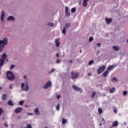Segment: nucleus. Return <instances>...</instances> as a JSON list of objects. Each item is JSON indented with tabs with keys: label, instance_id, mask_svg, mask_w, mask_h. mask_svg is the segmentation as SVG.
Segmentation results:
<instances>
[{
	"label": "nucleus",
	"instance_id": "obj_21",
	"mask_svg": "<svg viewBox=\"0 0 128 128\" xmlns=\"http://www.w3.org/2000/svg\"><path fill=\"white\" fill-rule=\"evenodd\" d=\"M34 112L36 113V116L38 114H40V111L38 110V108H36L34 110Z\"/></svg>",
	"mask_w": 128,
	"mask_h": 128
},
{
	"label": "nucleus",
	"instance_id": "obj_30",
	"mask_svg": "<svg viewBox=\"0 0 128 128\" xmlns=\"http://www.w3.org/2000/svg\"><path fill=\"white\" fill-rule=\"evenodd\" d=\"M48 25L49 26H54V23H52V22L48 23Z\"/></svg>",
	"mask_w": 128,
	"mask_h": 128
},
{
	"label": "nucleus",
	"instance_id": "obj_58",
	"mask_svg": "<svg viewBox=\"0 0 128 128\" xmlns=\"http://www.w3.org/2000/svg\"><path fill=\"white\" fill-rule=\"evenodd\" d=\"M127 42H128V40H127Z\"/></svg>",
	"mask_w": 128,
	"mask_h": 128
},
{
	"label": "nucleus",
	"instance_id": "obj_34",
	"mask_svg": "<svg viewBox=\"0 0 128 128\" xmlns=\"http://www.w3.org/2000/svg\"><path fill=\"white\" fill-rule=\"evenodd\" d=\"M66 28H64L62 32L64 34H66Z\"/></svg>",
	"mask_w": 128,
	"mask_h": 128
},
{
	"label": "nucleus",
	"instance_id": "obj_26",
	"mask_svg": "<svg viewBox=\"0 0 128 128\" xmlns=\"http://www.w3.org/2000/svg\"><path fill=\"white\" fill-rule=\"evenodd\" d=\"M83 6H84V8H86V6H88V2L84 0Z\"/></svg>",
	"mask_w": 128,
	"mask_h": 128
},
{
	"label": "nucleus",
	"instance_id": "obj_37",
	"mask_svg": "<svg viewBox=\"0 0 128 128\" xmlns=\"http://www.w3.org/2000/svg\"><path fill=\"white\" fill-rule=\"evenodd\" d=\"M123 94H124V96H126V94H128V92L126 91V90L124 91Z\"/></svg>",
	"mask_w": 128,
	"mask_h": 128
},
{
	"label": "nucleus",
	"instance_id": "obj_57",
	"mask_svg": "<svg viewBox=\"0 0 128 128\" xmlns=\"http://www.w3.org/2000/svg\"><path fill=\"white\" fill-rule=\"evenodd\" d=\"M45 128H48L47 126H46Z\"/></svg>",
	"mask_w": 128,
	"mask_h": 128
},
{
	"label": "nucleus",
	"instance_id": "obj_6",
	"mask_svg": "<svg viewBox=\"0 0 128 128\" xmlns=\"http://www.w3.org/2000/svg\"><path fill=\"white\" fill-rule=\"evenodd\" d=\"M50 86H52V82L48 81L45 84H44L43 88L46 90L48 88H50Z\"/></svg>",
	"mask_w": 128,
	"mask_h": 128
},
{
	"label": "nucleus",
	"instance_id": "obj_11",
	"mask_svg": "<svg viewBox=\"0 0 128 128\" xmlns=\"http://www.w3.org/2000/svg\"><path fill=\"white\" fill-rule=\"evenodd\" d=\"M106 24H110L111 22H112V18H106Z\"/></svg>",
	"mask_w": 128,
	"mask_h": 128
},
{
	"label": "nucleus",
	"instance_id": "obj_45",
	"mask_svg": "<svg viewBox=\"0 0 128 128\" xmlns=\"http://www.w3.org/2000/svg\"><path fill=\"white\" fill-rule=\"evenodd\" d=\"M56 64H60V60H58L56 61Z\"/></svg>",
	"mask_w": 128,
	"mask_h": 128
},
{
	"label": "nucleus",
	"instance_id": "obj_47",
	"mask_svg": "<svg viewBox=\"0 0 128 128\" xmlns=\"http://www.w3.org/2000/svg\"><path fill=\"white\" fill-rule=\"evenodd\" d=\"M28 116H32V113H27Z\"/></svg>",
	"mask_w": 128,
	"mask_h": 128
},
{
	"label": "nucleus",
	"instance_id": "obj_1",
	"mask_svg": "<svg viewBox=\"0 0 128 128\" xmlns=\"http://www.w3.org/2000/svg\"><path fill=\"white\" fill-rule=\"evenodd\" d=\"M8 44V38H4L2 40H0V52L2 50V48H4V46Z\"/></svg>",
	"mask_w": 128,
	"mask_h": 128
},
{
	"label": "nucleus",
	"instance_id": "obj_7",
	"mask_svg": "<svg viewBox=\"0 0 128 128\" xmlns=\"http://www.w3.org/2000/svg\"><path fill=\"white\" fill-rule=\"evenodd\" d=\"M72 88H74V90L76 92L80 91V92H82V88L78 87V86H76V85H73L72 86Z\"/></svg>",
	"mask_w": 128,
	"mask_h": 128
},
{
	"label": "nucleus",
	"instance_id": "obj_25",
	"mask_svg": "<svg viewBox=\"0 0 128 128\" xmlns=\"http://www.w3.org/2000/svg\"><path fill=\"white\" fill-rule=\"evenodd\" d=\"M67 122H68V120H66L64 118H62V124H66Z\"/></svg>",
	"mask_w": 128,
	"mask_h": 128
},
{
	"label": "nucleus",
	"instance_id": "obj_52",
	"mask_svg": "<svg viewBox=\"0 0 128 128\" xmlns=\"http://www.w3.org/2000/svg\"><path fill=\"white\" fill-rule=\"evenodd\" d=\"M24 78L26 80V76H24Z\"/></svg>",
	"mask_w": 128,
	"mask_h": 128
},
{
	"label": "nucleus",
	"instance_id": "obj_22",
	"mask_svg": "<svg viewBox=\"0 0 128 128\" xmlns=\"http://www.w3.org/2000/svg\"><path fill=\"white\" fill-rule=\"evenodd\" d=\"M8 106H14V103H12V100H9L8 101Z\"/></svg>",
	"mask_w": 128,
	"mask_h": 128
},
{
	"label": "nucleus",
	"instance_id": "obj_39",
	"mask_svg": "<svg viewBox=\"0 0 128 128\" xmlns=\"http://www.w3.org/2000/svg\"><path fill=\"white\" fill-rule=\"evenodd\" d=\"M94 96H96V92H93L91 97L94 98Z\"/></svg>",
	"mask_w": 128,
	"mask_h": 128
},
{
	"label": "nucleus",
	"instance_id": "obj_41",
	"mask_svg": "<svg viewBox=\"0 0 128 128\" xmlns=\"http://www.w3.org/2000/svg\"><path fill=\"white\" fill-rule=\"evenodd\" d=\"M114 114H118V109L114 108Z\"/></svg>",
	"mask_w": 128,
	"mask_h": 128
},
{
	"label": "nucleus",
	"instance_id": "obj_33",
	"mask_svg": "<svg viewBox=\"0 0 128 128\" xmlns=\"http://www.w3.org/2000/svg\"><path fill=\"white\" fill-rule=\"evenodd\" d=\"M26 128H32V124H28L26 125Z\"/></svg>",
	"mask_w": 128,
	"mask_h": 128
},
{
	"label": "nucleus",
	"instance_id": "obj_4",
	"mask_svg": "<svg viewBox=\"0 0 128 128\" xmlns=\"http://www.w3.org/2000/svg\"><path fill=\"white\" fill-rule=\"evenodd\" d=\"M80 76V74L78 72H74L72 71L71 72V78L72 80H76V78H78Z\"/></svg>",
	"mask_w": 128,
	"mask_h": 128
},
{
	"label": "nucleus",
	"instance_id": "obj_54",
	"mask_svg": "<svg viewBox=\"0 0 128 128\" xmlns=\"http://www.w3.org/2000/svg\"><path fill=\"white\" fill-rule=\"evenodd\" d=\"M84 2H87L88 1V0H84Z\"/></svg>",
	"mask_w": 128,
	"mask_h": 128
},
{
	"label": "nucleus",
	"instance_id": "obj_60",
	"mask_svg": "<svg viewBox=\"0 0 128 128\" xmlns=\"http://www.w3.org/2000/svg\"><path fill=\"white\" fill-rule=\"evenodd\" d=\"M110 128H112L110 127Z\"/></svg>",
	"mask_w": 128,
	"mask_h": 128
},
{
	"label": "nucleus",
	"instance_id": "obj_18",
	"mask_svg": "<svg viewBox=\"0 0 128 128\" xmlns=\"http://www.w3.org/2000/svg\"><path fill=\"white\" fill-rule=\"evenodd\" d=\"M106 124V120H104V118H102V122H100V126H102V124Z\"/></svg>",
	"mask_w": 128,
	"mask_h": 128
},
{
	"label": "nucleus",
	"instance_id": "obj_27",
	"mask_svg": "<svg viewBox=\"0 0 128 128\" xmlns=\"http://www.w3.org/2000/svg\"><path fill=\"white\" fill-rule=\"evenodd\" d=\"M98 112L100 114H102V108H99L98 109Z\"/></svg>",
	"mask_w": 128,
	"mask_h": 128
},
{
	"label": "nucleus",
	"instance_id": "obj_36",
	"mask_svg": "<svg viewBox=\"0 0 128 128\" xmlns=\"http://www.w3.org/2000/svg\"><path fill=\"white\" fill-rule=\"evenodd\" d=\"M92 40H94V38L92 37H90V38H89V42H92Z\"/></svg>",
	"mask_w": 128,
	"mask_h": 128
},
{
	"label": "nucleus",
	"instance_id": "obj_44",
	"mask_svg": "<svg viewBox=\"0 0 128 128\" xmlns=\"http://www.w3.org/2000/svg\"><path fill=\"white\" fill-rule=\"evenodd\" d=\"M56 98H57L58 100H60V95H57V96H56Z\"/></svg>",
	"mask_w": 128,
	"mask_h": 128
},
{
	"label": "nucleus",
	"instance_id": "obj_13",
	"mask_svg": "<svg viewBox=\"0 0 128 128\" xmlns=\"http://www.w3.org/2000/svg\"><path fill=\"white\" fill-rule=\"evenodd\" d=\"M109 72L108 70L104 71L102 74V76L104 78H106L108 76Z\"/></svg>",
	"mask_w": 128,
	"mask_h": 128
},
{
	"label": "nucleus",
	"instance_id": "obj_42",
	"mask_svg": "<svg viewBox=\"0 0 128 128\" xmlns=\"http://www.w3.org/2000/svg\"><path fill=\"white\" fill-rule=\"evenodd\" d=\"M4 125L6 128H8V122H6L4 124Z\"/></svg>",
	"mask_w": 128,
	"mask_h": 128
},
{
	"label": "nucleus",
	"instance_id": "obj_28",
	"mask_svg": "<svg viewBox=\"0 0 128 128\" xmlns=\"http://www.w3.org/2000/svg\"><path fill=\"white\" fill-rule=\"evenodd\" d=\"M60 104H58L56 108L57 110H60Z\"/></svg>",
	"mask_w": 128,
	"mask_h": 128
},
{
	"label": "nucleus",
	"instance_id": "obj_9",
	"mask_svg": "<svg viewBox=\"0 0 128 128\" xmlns=\"http://www.w3.org/2000/svg\"><path fill=\"white\" fill-rule=\"evenodd\" d=\"M22 108L19 107L16 108L14 110V112H16V114H20V112H22Z\"/></svg>",
	"mask_w": 128,
	"mask_h": 128
},
{
	"label": "nucleus",
	"instance_id": "obj_8",
	"mask_svg": "<svg viewBox=\"0 0 128 128\" xmlns=\"http://www.w3.org/2000/svg\"><path fill=\"white\" fill-rule=\"evenodd\" d=\"M65 12L66 16H70V12H68V6H66L65 7Z\"/></svg>",
	"mask_w": 128,
	"mask_h": 128
},
{
	"label": "nucleus",
	"instance_id": "obj_35",
	"mask_svg": "<svg viewBox=\"0 0 128 128\" xmlns=\"http://www.w3.org/2000/svg\"><path fill=\"white\" fill-rule=\"evenodd\" d=\"M4 110H2V108H0V116H2V114H4Z\"/></svg>",
	"mask_w": 128,
	"mask_h": 128
},
{
	"label": "nucleus",
	"instance_id": "obj_56",
	"mask_svg": "<svg viewBox=\"0 0 128 128\" xmlns=\"http://www.w3.org/2000/svg\"><path fill=\"white\" fill-rule=\"evenodd\" d=\"M0 90H2V87H0Z\"/></svg>",
	"mask_w": 128,
	"mask_h": 128
},
{
	"label": "nucleus",
	"instance_id": "obj_32",
	"mask_svg": "<svg viewBox=\"0 0 128 128\" xmlns=\"http://www.w3.org/2000/svg\"><path fill=\"white\" fill-rule=\"evenodd\" d=\"M24 100L20 101L19 102V104H20V106H22L24 104Z\"/></svg>",
	"mask_w": 128,
	"mask_h": 128
},
{
	"label": "nucleus",
	"instance_id": "obj_19",
	"mask_svg": "<svg viewBox=\"0 0 128 128\" xmlns=\"http://www.w3.org/2000/svg\"><path fill=\"white\" fill-rule=\"evenodd\" d=\"M2 100H6V94H2Z\"/></svg>",
	"mask_w": 128,
	"mask_h": 128
},
{
	"label": "nucleus",
	"instance_id": "obj_38",
	"mask_svg": "<svg viewBox=\"0 0 128 128\" xmlns=\"http://www.w3.org/2000/svg\"><path fill=\"white\" fill-rule=\"evenodd\" d=\"M112 80H114L115 82H118V79L116 78V77H114L112 78Z\"/></svg>",
	"mask_w": 128,
	"mask_h": 128
},
{
	"label": "nucleus",
	"instance_id": "obj_53",
	"mask_svg": "<svg viewBox=\"0 0 128 128\" xmlns=\"http://www.w3.org/2000/svg\"><path fill=\"white\" fill-rule=\"evenodd\" d=\"M10 90H12V84L10 86Z\"/></svg>",
	"mask_w": 128,
	"mask_h": 128
},
{
	"label": "nucleus",
	"instance_id": "obj_15",
	"mask_svg": "<svg viewBox=\"0 0 128 128\" xmlns=\"http://www.w3.org/2000/svg\"><path fill=\"white\" fill-rule=\"evenodd\" d=\"M30 88V87L28 86V84H26L25 88H22V90H25V92H28Z\"/></svg>",
	"mask_w": 128,
	"mask_h": 128
},
{
	"label": "nucleus",
	"instance_id": "obj_46",
	"mask_svg": "<svg viewBox=\"0 0 128 128\" xmlns=\"http://www.w3.org/2000/svg\"><path fill=\"white\" fill-rule=\"evenodd\" d=\"M24 86V84L22 83L21 84V88H23Z\"/></svg>",
	"mask_w": 128,
	"mask_h": 128
},
{
	"label": "nucleus",
	"instance_id": "obj_55",
	"mask_svg": "<svg viewBox=\"0 0 128 128\" xmlns=\"http://www.w3.org/2000/svg\"><path fill=\"white\" fill-rule=\"evenodd\" d=\"M80 52H81V53H82V50H80Z\"/></svg>",
	"mask_w": 128,
	"mask_h": 128
},
{
	"label": "nucleus",
	"instance_id": "obj_31",
	"mask_svg": "<svg viewBox=\"0 0 128 128\" xmlns=\"http://www.w3.org/2000/svg\"><path fill=\"white\" fill-rule=\"evenodd\" d=\"M94 64V60H92L88 62V65L89 66H92Z\"/></svg>",
	"mask_w": 128,
	"mask_h": 128
},
{
	"label": "nucleus",
	"instance_id": "obj_14",
	"mask_svg": "<svg viewBox=\"0 0 128 128\" xmlns=\"http://www.w3.org/2000/svg\"><path fill=\"white\" fill-rule=\"evenodd\" d=\"M114 65H112V66H109L107 68V70L108 72H110V70H114Z\"/></svg>",
	"mask_w": 128,
	"mask_h": 128
},
{
	"label": "nucleus",
	"instance_id": "obj_5",
	"mask_svg": "<svg viewBox=\"0 0 128 128\" xmlns=\"http://www.w3.org/2000/svg\"><path fill=\"white\" fill-rule=\"evenodd\" d=\"M106 68V66H102L100 67L97 70V74H102L103 72H104Z\"/></svg>",
	"mask_w": 128,
	"mask_h": 128
},
{
	"label": "nucleus",
	"instance_id": "obj_24",
	"mask_svg": "<svg viewBox=\"0 0 128 128\" xmlns=\"http://www.w3.org/2000/svg\"><path fill=\"white\" fill-rule=\"evenodd\" d=\"M70 26V24H66L64 28L68 30V28H69Z\"/></svg>",
	"mask_w": 128,
	"mask_h": 128
},
{
	"label": "nucleus",
	"instance_id": "obj_12",
	"mask_svg": "<svg viewBox=\"0 0 128 128\" xmlns=\"http://www.w3.org/2000/svg\"><path fill=\"white\" fill-rule=\"evenodd\" d=\"M6 16V13L4 10H2V14H1V20L2 22H4V16Z\"/></svg>",
	"mask_w": 128,
	"mask_h": 128
},
{
	"label": "nucleus",
	"instance_id": "obj_16",
	"mask_svg": "<svg viewBox=\"0 0 128 128\" xmlns=\"http://www.w3.org/2000/svg\"><path fill=\"white\" fill-rule=\"evenodd\" d=\"M118 126V122L115 121L112 124V126L114 128V126Z\"/></svg>",
	"mask_w": 128,
	"mask_h": 128
},
{
	"label": "nucleus",
	"instance_id": "obj_49",
	"mask_svg": "<svg viewBox=\"0 0 128 128\" xmlns=\"http://www.w3.org/2000/svg\"><path fill=\"white\" fill-rule=\"evenodd\" d=\"M88 76H92V74L90 73H88Z\"/></svg>",
	"mask_w": 128,
	"mask_h": 128
},
{
	"label": "nucleus",
	"instance_id": "obj_59",
	"mask_svg": "<svg viewBox=\"0 0 128 128\" xmlns=\"http://www.w3.org/2000/svg\"><path fill=\"white\" fill-rule=\"evenodd\" d=\"M6 62H8V60H6Z\"/></svg>",
	"mask_w": 128,
	"mask_h": 128
},
{
	"label": "nucleus",
	"instance_id": "obj_43",
	"mask_svg": "<svg viewBox=\"0 0 128 128\" xmlns=\"http://www.w3.org/2000/svg\"><path fill=\"white\" fill-rule=\"evenodd\" d=\"M98 46V48H100L102 44L100 43H98L96 44Z\"/></svg>",
	"mask_w": 128,
	"mask_h": 128
},
{
	"label": "nucleus",
	"instance_id": "obj_51",
	"mask_svg": "<svg viewBox=\"0 0 128 128\" xmlns=\"http://www.w3.org/2000/svg\"><path fill=\"white\" fill-rule=\"evenodd\" d=\"M60 56V55L58 54H56V57L57 58H58Z\"/></svg>",
	"mask_w": 128,
	"mask_h": 128
},
{
	"label": "nucleus",
	"instance_id": "obj_48",
	"mask_svg": "<svg viewBox=\"0 0 128 128\" xmlns=\"http://www.w3.org/2000/svg\"><path fill=\"white\" fill-rule=\"evenodd\" d=\"M55 70L54 69H52L50 71V72H54Z\"/></svg>",
	"mask_w": 128,
	"mask_h": 128
},
{
	"label": "nucleus",
	"instance_id": "obj_3",
	"mask_svg": "<svg viewBox=\"0 0 128 128\" xmlns=\"http://www.w3.org/2000/svg\"><path fill=\"white\" fill-rule=\"evenodd\" d=\"M6 58H8L6 54V53H4L2 55V58H0V66H4V64L6 62Z\"/></svg>",
	"mask_w": 128,
	"mask_h": 128
},
{
	"label": "nucleus",
	"instance_id": "obj_50",
	"mask_svg": "<svg viewBox=\"0 0 128 128\" xmlns=\"http://www.w3.org/2000/svg\"><path fill=\"white\" fill-rule=\"evenodd\" d=\"M69 62H70V64L72 63V60H70L69 61Z\"/></svg>",
	"mask_w": 128,
	"mask_h": 128
},
{
	"label": "nucleus",
	"instance_id": "obj_40",
	"mask_svg": "<svg viewBox=\"0 0 128 128\" xmlns=\"http://www.w3.org/2000/svg\"><path fill=\"white\" fill-rule=\"evenodd\" d=\"M14 65H12L10 67V70H12V68H14Z\"/></svg>",
	"mask_w": 128,
	"mask_h": 128
},
{
	"label": "nucleus",
	"instance_id": "obj_17",
	"mask_svg": "<svg viewBox=\"0 0 128 128\" xmlns=\"http://www.w3.org/2000/svg\"><path fill=\"white\" fill-rule=\"evenodd\" d=\"M7 20H12V22H14V16H9Z\"/></svg>",
	"mask_w": 128,
	"mask_h": 128
},
{
	"label": "nucleus",
	"instance_id": "obj_20",
	"mask_svg": "<svg viewBox=\"0 0 128 128\" xmlns=\"http://www.w3.org/2000/svg\"><path fill=\"white\" fill-rule=\"evenodd\" d=\"M116 91V88H112L110 89V94H112V92H114Z\"/></svg>",
	"mask_w": 128,
	"mask_h": 128
},
{
	"label": "nucleus",
	"instance_id": "obj_10",
	"mask_svg": "<svg viewBox=\"0 0 128 128\" xmlns=\"http://www.w3.org/2000/svg\"><path fill=\"white\" fill-rule=\"evenodd\" d=\"M60 38H58L55 40V42H56V45L57 48H58L60 46Z\"/></svg>",
	"mask_w": 128,
	"mask_h": 128
},
{
	"label": "nucleus",
	"instance_id": "obj_29",
	"mask_svg": "<svg viewBox=\"0 0 128 128\" xmlns=\"http://www.w3.org/2000/svg\"><path fill=\"white\" fill-rule=\"evenodd\" d=\"M71 12H76V8H72V10H71Z\"/></svg>",
	"mask_w": 128,
	"mask_h": 128
},
{
	"label": "nucleus",
	"instance_id": "obj_2",
	"mask_svg": "<svg viewBox=\"0 0 128 128\" xmlns=\"http://www.w3.org/2000/svg\"><path fill=\"white\" fill-rule=\"evenodd\" d=\"M6 78H7L8 80H14L15 78L14 75L12 74V71H8L6 74Z\"/></svg>",
	"mask_w": 128,
	"mask_h": 128
},
{
	"label": "nucleus",
	"instance_id": "obj_23",
	"mask_svg": "<svg viewBox=\"0 0 128 128\" xmlns=\"http://www.w3.org/2000/svg\"><path fill=\"white\" fill-rule=\"evenodd\" d=\"M112 48L114 50H120V48L118 46H113Z\"/></svg>",
	"mask_w": 128,
	"mask_h": 128
}]
</instances>
